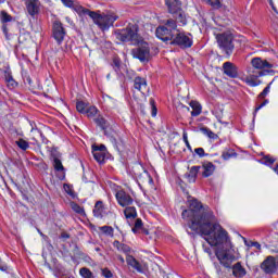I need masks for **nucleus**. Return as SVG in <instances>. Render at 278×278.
<instances>
[{
  "label": "nucleus",
  "mask_w": 278,
  "mask_h": 278,
  "mask_svg": "<svg viewBox=\"0 0 278 278\" xmlns=\"http://www.w3.org/2000/svg\"><path fill=\"white\" fill-rule=\"evenodd\" d=\"M253 68L256 71H266V68H273V64L262 58H254L251 61Z\"/></svg>",
  "instance_id": "15"
},
{
  "label": "nucleus",
  "mask_w": 278,
  "mask_h": 278,
  "mask_svg": "<svg viewBox=\"0 0 278 278\" xmlns=\"http://www.w3.org/2000/svg\"><path fill=\"white\" fill-rule=\"evenodd\" d=\"M278 268V255L275 256H267L266 260L261 264V269L266 275H273L277 273Z\"/></svg>",
  "instance_id": "8"
},
{
  "label": "nucleus",
  "mask_w": 278,
  "mask_h": 278,
  "mask_svg": "<svg viewBox=\"0 0 278 278\" xmlns=\"http://www.w3.org/2000/svg\"><path fill=\"white\" fill-rule=\"evenodd\" d=\"M137 47L131 50L132 58L140 60L141 62H149L151 60V48L149 42L144 41L142 38L135 42Z\"/></svg>",
  "instance_id": "5"
},
{
  "label": "nucleus",
  "mask_w": 278,
  "mask_h": 278,
  "mask_svg": "<svg viewBox=\"0 0 278 278\" xmlns=\"http://www.w3.org/2000/svg\"><path fill=\"white\" fill-rule=\"evenodd\" d=\"M116 200L122 207H127L128 205H131L134 203V198L129 195V193L125 191H117L116 193Z\"/></svg>",
  "instance_id": "14"
},
{
  "label": "nucleus",
  "mask_w": 278,
  "mask_h": 278,
  "mask_svg": "<svg viewBox=\"0 0 278 278\" xmlns=\"http://www.w3.org/2000/svg\"><path fill=\"white\" fill-rule=\"evenodd\" d=\"M142 228H143L142 219L137 218L135 222V227L132 228L134 233H138V231H140V229Z\"/></svg>",
  "instance_id": "42"
},
{
  "label": "nucleus",
  "mask_w": 278,
  "mask_h": 278,
  "mask_svg": "<svg viewBox=\"0 0 278 278\" xmlns=\"http://www.w3.org/2000/svg\"><path fill=\"white\" fill-rule=\"evenodd\" d=\"M163 27H167V29H172V31L175 34V31H177V21L173 18H168L164 21Z\"/></svg>",
  "instance_id": "32"
},
{
  "label": "nucleus",
  "mask_w": 278,
  "mask_h": 278,
  "mask_svg": "<svg viewBox=\"0 0 278 278\" xmlns=\"http://www.w3.org/2000/svg\"><path fill=\"white\" fill-rule=\"evenodd\" d=\"M102 275H103V277H105V278H112V277H114V275L112 274V271H111L109 268L102 269Z\"/></svg>",
  "instance_id": "52"
},
{
  "label": "nucleus",
  "mask_w": 278,
  "mask_h": 278,
  "mask_svg": "<svg viewBox=\"0 0 278 278\" xmlns=\"http://www.w3.org/2000/svg\"><path fill=\"white\" fill-rule=\"evenodd\" d=\"M121 64H122L121 58H118L116 55L113 56L111 66H113L115 73H118V71H121Z\"/></svg>",
  "instance_id": "34"
},
{
  "label": "nucleus",
  "mask_w": 278,
  "mask_h": 278,
  "mask_svg": "<svg viewBox=\"0 0 278 278\" xmlns=\"http://www.w3.org/2000/svg\"><path fill=\"white\" fill-rule=\"evenodd\" d=\"M264 71H252L247 77H245V84L248 86H260L262 84V80H260V77H263Z\"/></svg>",
  "instance_id": "12"
},
{
  "label": "nucleus",
  "mask_w": 278,
  "mask_h": 278,
  "mask_svg": "<svg viewBox=\"0 0 278 278\" xmlns=\"http://www.w3.org/2000/svg\"><path fill=\"white\" fill-rule=\"evenodd\" d=\"M70 205L73 212H75L76 214H79V216H86V211L84 210L83 206H80L76 202H71Z\"/></svg>",
  "instance_id": "31"
},
{
  "label": "nucleus",
  "mask_w": 278,
  "mask_h": 278,
  "mask_svg": "<svg viewBox=\"0 0 278 278\" xmlns=\"http://www.w3.org/2000/svg\"><path fill=\"white\" fill-rule=\"evenodd\" d=\"M94 149H98L101 153H105V146H103V144H101V146L93 144L92 151H94Z\"/></svg>",
  "instance_id": "53"
},
{
  "label": "nucleus",
  "mask_w": 278,
  "mask_h": 278,
  "mask_svg": "<svg viewBox=\"0 0 278 278\" xmlns=\"http://www.w3.org/2000/svg\"><path fill=\"white\" fill-rule=\"evenodd\" d=\"M103 212H105L103 201H97L93 207V216H96V218H102Z\"/></svg>",
  "instance_id": "21"
},
{
  "label": "nucleus",
  "mask_w": 278,
  "mask_h": 278,
  "mask_svg": "<svg viewBox=\"0 0 278 278\" xmlns=\"http://www.w3.org/2000/svg\"><path fill=\"white\" fill-rule=\"evenodd\" d=\"M66 8H73L75 12H77V8H81V5H75L77 0H61Z\"/></svg>",
  "instance_id": "38"
},
{
  "label": "nucleus",
  "mask_w": 278,
  "mask_h": 278,
  "mask_svg": "<svg viewBox=\"0 0 278 278\" xmlns=\"http://www.w3.org/2000/svg\"><path fill=\"white\" fill-rule=\"evenodd\" d=\"M150 105H151V109H152V116L155 117L157 116V106H155V100L153 98L150 99Z\"/></svg>",
  "instance_id": "44"
},
{
  "label": "nucleus",
  "mask_w": 278,
  "mask_h": 278,
  "mask_svg": "<svg viewBox=\"0 0 278 278\" xmlns=\"http://www.w3.org/2000/svg\"><path fill=\"white\" fill-rule=\"evenodd\" d=\"M4 79L7 81L8 88H16L17 84L16 80H14V77H12L11 71H4Z\"/></svg>",
  "instance_id": "25"
},
{
  "label": "nucleus",
  "mask_w": 278,
  "mask_h": 278,
  "mask_svg": "<svg viewBox=\"0 0 278 278\" xmlns=\"http://www.w3.org/2000/svg\"><path fill=\"white\" fill-rule=\"evenodd\" d=\"M64 190L70 194V197H73V199H75V191L71 189V186L64 185Z\"/></svg>",
  "instance_id": "51"
},
{
  "label": "nucleus",
  "mask_w": 278,
  "mask_h": 278,
  "mask_svg": "<svg viewBox=\"0 0 278 278\" xmlns=\"http://www.w3.org/2000/svg\"><path fill=\"white\" fill-rule=\"evenodd\" d=\"M224 74L231 79H236L238 77V67L231 62H225L223 64Z\"/></svg>",
  "instance_id": "16"
},
{
  "label": "nucleus",
  "mask_w": 278,
  "mask_h": 278,
  "mask_svg": "<svg viewBox=\"0 0 278 278\" xmlns=\"http://www.w3.org/2000/svg\"><path fill=\"white\" fill-rule=\"evenodd\" d=\"M139 29L138 24L129 23L126 28L116 29L114 36L119 42H132V45H136L142 39L138 34Z\"/></svg>",
  "instance_id": "3"
},
{
  "label": "nucleus",
  "mask_w": 278,
  "mask_h": 278,
  "mask_svg": "<svg viewBox=\"0 0 278 278\" xmlns=\"http://www.w3.org/2000/svg\"><path fill=\"white\" fill-rule=\"evenodd\" d=\"M73 253H74V255H75L76 257H84V252H81V251L79 250V247H77V245L74 247Z\"/></svg>",
  "instance_id": "50"
},
{
  "label": "nucleus",
  "mask_w": 278,
  "mask_h": 278,
  "mask_svg": "<svg viewBox=\"0 0 278 278\" xmlns=\"http://www.w3.org/2000/svg\"><path fill=\"white\" fill-rule=\"evenodd\" d=\"M261 162L263 164H265V166H273V164H275L276 160H275V157H273L270 155H265L261 159Z\"/></svg>",
  "instance_id": "35"
},
{
  "label": "nucleus",
  "mask_w": 278,
  "mask_h": 278,
  "mask_svg": "<svg viewBox=\"0 0 278 278\" xmlns=\"http://www.w3.org/2000/svg\"><path fill=\"white\" fill-rule=\"evenodd\" d=\"M169 43L176 45V47H179L180 49H190V47H192V38L185 33H179V30H177Z\"/></svg>",
  "instance_id": "6"
},
{
  "label": "nucleus",
  "mask_w": 278,
  "mask_h": 278,
  "mask_svg": "<svg viewBox=\"0 0 278 278\" xmlns=\"http://www.w3.org/2000/svg\"><path fill=\"white\" fill-rule=\"evenodd\" d=\"M61 238H62L63 240H68V238H71V235H68V232H66V231H63V232L61 233Z\"/></svg>",
  "instance_id": "56"
},
{
  "label": "nucleus",
  "mask_w": 278,
  "mask_h": 278,
  "mask_svg": "<svg viewBox=\"0 0 278 278\" xmlns=\"http://www.w3.org/2000/svg\"><path fill=\"white\" fill-rule=\"evenodd\" d=\"M215 255H216L217 260L219 261V263L223 266H225V268H229V266H231V262L233 260V255L229 254L225 250H217L215 252Z\"/></svg>",
  "instance_id": "11"
},
{
  "label": "nucleus",
  "mask_w": 278,
  "mask_h": 278,
  "mask_svg": "<svg viewBox=\"0 0 278 278\" xmlns=\"http://www.w3.org/2000/svg\"><path fill=\"white\" fill-rule=\"evenodd\" d=\"M15 144L21 149V151H27L29 149V142H27L25 139L20 138L15 141Z\"/></svg>",
  "instance_id": "33"
},
{
  "label": "nucleus",
  "mask_w": 278,
  "mask_h": 278,
  "mask_svg": "<svg viewBox=\"0 0 278 278\" xmlns=\"http://www.w3.org/2000/svg\"><path fill=\"white\" fill-rule=\"evenodd\" d=\"M96 125H98V127H101V129L105 132V129H108V127H110V122H108L102 115H99L98 117H96L94 119Z\"/></svg>",
  "instance_id": "24"
},
{
  "label": "nucleus",
  "mask_w": 278,
  "mask_h": 278,
  "mask_svg": "<svg viewBox=\"0 0 278 278\" xmlns=\"http://www.w3.org/2000/svg\"><path fill=\"white\" fill-rule=\"evenodd\" d=\"M199 170H201V166H192L189 168V172L185 174V179L189 184H194L197 181V177L199 175Z\"/></svg>",
  "instance_id": "17"
},
{
  "label": "nucleus",
  "mask_w": 278,
  "mask_h": 278,
  "mask_svg": "<svg viewBox=\"0 0 278 278\" xmlns=\"http://www.w3.org/2000/svg\"><path fill=\"white\" fill-rule=\"evenodd\" d=\"M266 103H268V100H264L261 104H258L255 108V112H260V110H262V108H264V105H266Z\"/></svg>",
  "instance_id": "55"
},
{
  "label": "nucleus",
  "mask_w": 278,
  "mask_h": 278,
  "mask_svg": "<svg viewBox=\"0 0 278 278\" xmlns=\"http://www.w3.org/2000/svg\"><path fill=\"white\" fill-rule=\"evenodd\" d=\"M117 260L122 263L125 264V258L122 255H117Z\"/></svg>",
  "instance_id": "58"
},
{
  "label": "nucleus",
  "mask_w": 278,
  "mask_h": 278,
  "mask_svg": "<svg viewBox=\"0 0 278 278\" xmlns=\"http://www.w3.org/2000/svg\"><path fill=\"white\" fill-rule=\"evenodd\" d=\"M0 3H5V0H0Z\"/></svg>",
  "instance_id": "62"
},
{
  "label": "nucleus",
  "mask_w": 278,
  "mask_h": 278,
  "mask_svg": "<svg viewBox=\"0 0 278 278\" xmlns=\"http://www.w3.org/2000/svg\"><path fill=\"white\" fill-rule=\"evenodd\" d=\"M126 262L128 266H131V268H135L137 273H142V265L140 264V262H138V260H136V257H134L132 255H127Z\"/></svg>",
  "instance_id": "20"
},
{
  "label": "nucleus",
  "mask_w": 278,
  "mask_h": 278,
  "mask_svg": "<svg viewBox=\"0 0 278 278\" xmlns=\"http://www.w3.org/2000/svg\"><path fill=\"white\" fill-rule=\"evenodd\" d=\"M40 0H25L26 11L34 18L40 14Z\"/></svg>",
  "instance_id": "10"
},
{
  "label": "nucleus",
  "mask_w": 278,
  "mask_h": 278,
  "mask_svg": "<svg viewBox=\"0 0 278 278\" xmlns=\"http://www.w3.org/2000/svg\"><path fill=\"white\" fill-rule=\"evenodd\" d=\"M270 85H273V83H269V88H270Z\"/></svg>",
  "instance_id": "63"
},
{
  "label": "nucleus",
  "mask_w": 278,
  "mask_h": 278,
  "mask_svg": "<svg viewBox=\"0 0 278 278\" xmlns=\"http://www.w3.org/2000/svg\"><path fill=\"white\" fill-rule=\"evenodd\" d=\"M155 34L163 42H173V38H175V33L166 26H159Z\"/></svg>",
  "instance_id": "9"
},
{
  "label": "nucleus",
  "mask_w": 278,
  "mask_h": 278,
  "mask_svg": "<svg viewBox=\"0 0 278 278\" xmlns=\"http://www.w3.org/2000/svg\"><path fill=\"white\" fill-rule=\"evenodd\" d=\"M141 231H142V233H144L146 236H149V230H148V229L141 228Z\"/></svg>",
  "instance_id": "59"
},
{
  "label": "nucleus",
  "mask_w": 278,
  "mask_h": 278,
  "mask_svg": "<svg viewBox=\"0 0 278 278\" xmlns=\"http://www.w3.org/2000/svg\"><path fill=\"white\" fill-rule=\"evenodd\" d=\"M194 153H197V155H199V157H205V155H207V154L205 153V150H204L203 148H197V149L194 150Z\"/></svg>",
  "instance_id": "49"
},
{
  "label": "nucleus",
  "mask_w": 278,
  "mask_h": 278,
  "mask_svg": "<svg viewBox=\"0 0 278 278\" xmlns=\"http://www.w3.org/2000/svg\"><path fill=\"white\" fill-rule=\"evenodd\" d=\"M113 247H114L115 249H117V251H119V252H122V253H126V255H127L128 253H131V248H130L129 245L125 244V243H121V241H118V240H115V241L113 242Z\"/></svg>",
  "instance_id": "23"
},
{
  "label": "nucleus",
  "mask_w": 278,
  "mask_h": 278,
  "mask_svg": "<svg viewBox=\"0 0 278 278\" xmlns=\"http://www.w3.org/2000/svg\"><path fill=\"white\" fill-rule=\"evenodd\" d=\"M76 110L77 112H79L80 114H85L86 112V103L84 101H78L76 103Z\"/></svg>",
  "instance_id": "43"
},
{
  "label": "nucleus",
  "mask_w": 278,
  "mask_h": 278,
  "mask_svg": "<svg viewBox=\"0 0 278 278\" xmlns=\"http://www.w3.org/2000/svg\"><path fill=\"white\" fill-rule=\"evenodd\" d=\"M270 92V85L264 88V90L258 94V99H266V96Z\"/></svg>",
  "instance_id": "45"
},
{
  "label": "nucleus",
  "mask_w": 278,
  "mask_h": 278,
  "mask_svg": "<svg viewBox=\"0 0 278 278\" xmlns=\"http://www.w3.org/2000/svg\"><path fill=\"white\" fill-rule=\"evenodd\" d=\"M216 41L219 49L225 52V55L230 58L233 53V49H236V45L233 43V34L229 31L217 34Z\"/></svg>",
  "instance_id": "4"
},
{
  "label": "nucleus",
  "mask_w": 278,
  "mask_h": 278,
  "mask_svg": "<svg viewBox=\"0 0 278 278\" xmlns=\"http://www.w3.org/2000/svg\"><path fill=\"white\" fill-rule=\"evenodd\" d=\"M124 214H125L126 218H129L130 220H134V218L138 217V212L136 211V208L134 206H127L124 210Z\"/></svg>",
  "instance_id": "27"
},
{
  "label": "nucleus",
  "mask_w": 278,
  "mask_h": 278,
  "mask_svg": "<svg viewBox=\"0 0 278 278\" xmlns=\"http://www.w3.org/2000/svg\"><path fill=\"white\" fill-rule=\"evenodd\" d=\"M77 14H86L91 17L93 23L100 27V29H110L114 25V23L118 20L116 14H101L94 11H90L84 7L76 8Z\"/></svg>",
  "instance_id": "2"
},
{
  "label": "nucleus",
  "mask_w": 278,
  "mask_h": 278,
  "mask_svg": "<svg viewBox=\"0 0 278 278\" xmlns=\"http://www.w3.org/2000/svg\"><path fill=\"white\" fill-rule=\"evenodd\" d=\"M202 169H203L202 177L207 178L214 175V170H216V166L214 165V163L206 161L202 164Z\"/></svg>",
  "instance_id": "18"
},
{
  "label": "nucleus",
  "mask_w": 278,
  "mask_h": 278,
  "mask_svg": "<svg viewBox=\"0 0 278 278\" xmlns=\"http://www.w3.org/2000/svg\"><path fill=\"white\" fill-rule=\"evenodd\" d=\"M92 155L96 161H98L99 164H103L105 162V152L99 151V149L92 150Z\"/></svg>",
  "instance_id": "28"
},
{
  "label": "nucleus",
  "mask_w": 278,
  "mask_h": 278,
  "mask_svg": "<svg viewBox=\"0 0 278 278\" xmlns=\"http://www.w3.org/2000/svg\"><path fill=\"white\" fill-rule=\"evenodd\" d=\"M53 166H54V169L60 172V170H64V165H62V161H60V159L58 157H53Z\"/></svg>",
  "instance_id": "40"
},
{
  "label": "nucleus",
  "mask_w": 278,
  "mask_h": 278,
  "mask_svg": "<svg viewBox=\"0 0 278 278\" xmlns=\"http://www.w3.org/2000/svg\"><path fill=\"white\" fill-rule=\"evenodd\" d=\"M134 88L141 92V94H149V85L144 77L136 76L134 79Z\"/></svg>",
  "instance_id": "13"
},
{
  "label": "nucleus",
  "mask_w": 278,
  "mask_h": 278,
  "mask_svg": "<svg viewBox=\"0 0 278 278\" xmlns=\"http://www.w3.org/2000/svg\"><path fill=\"white\" fill-rule=\"evenodd\" d=\"M200 131H202V134H204V136H207V138H210L211 140H218V135H216L207 127H201Z\"/></svg>",
  "instance_id": "30"
},
{
  "label": "nucleus",
  "mask_w": 278,
  "mask_h": 278,
  "mask_svg": "<svg viewBox=\"0 0 278 278\" xmlns=\"http://www.w3.org/2000/svg\"><path fill=\"white\" fill-rule=\"evenodd\" d=\"M166 5L169 14H174L175 12H179V10H181V0H166Z\"/></svg>",
  "instance_id": "19"
},
{
  "label": "nucleus",
  "mask_w": 278,
  "mask_h": 278,
  "mask_svg": "<svg viewBox=\"0 0 278 278\" xmlns=\"http://www.w3.org/2000/svg\"><path fill=\"white\" fill-rule=\"evenodd\" d=\"M181 216L184 220H188V227L192 231L205 236L204 240L211 247H218V244H225L227 242L229 238L227 230L220 224L216 223L214 211L210 206H203L199 200H190L189 210L182 211Z\"/></svg>",
  "instance_id": "1"
},
{
  "label": "nucleus",
  "mask_w": 278,
  "mask_h": 278,
  "mask_svg": "<svg viewBox=\"0 0 278 278\" xmlns=\"http://www.w3.org/2000/svg\"><path fill=\"white\" fill-rule=\"evenodd\" d=\"M190 108H192L191 116H199L201 115V104L197 101L190 102Z\"/></svg>",
  "instance_id": "29"
},
{
  "label": "nucleus",
  "mask_w": 278,
  "mask_h": 278,
  "mask_svg": "<svg viewBox=\"0 0 278 278\" xmlns=\"http://www.w3.org/2000/svg\"><path fill=\"white\" fill-rule=\"evenodd\" d=\"M27 81L31 86V78H27Z\"/></svg>",
  "instance_id": "60"
},
{
  "label": "nucleus",
  "mask_w": 278,
  "mask_h": 278,
  "mask_svg": "<svg viewBox=\"0 0 278 278\" xmlns=\"http://www.w3.org/2000/svg\"><path fill=\"white\" fill-rule=\"evenodd\" d=\"M173 17L175 18V21H177V23H181V25H186L187 20H186V14L184 13V11L181 9H179L177 12L172 13Z\"/></svg>",
  "instance_id": "26"
},
{
  "label": "nucleus",
  "mask_w": 278,
  "mask_h": 278,
  "mask_svg": "<svg viewBox=\"0 0 278 278\" xmlns=\"http://www.w3.org/2000/svg\"><path fill=\"white\" fill-rule=\"evenodd\" d=\"M0 270H5V267H1V266H0Z\"/></svg>",
  "instance_id": "61"
},
{
  "label": "nucleus",
  "mask_w": 278,
  "mask_h": 278,
  "mask_svg": "<svg viewBox=\"0 0 278 278\" xmlns=\"http://www.w3.org/2000/svg\"><path fill=\"white\" fill-rule=\"evenodd\" d=\"M206 3L215 9L220 8V0H206Z\"/></svg>",
  "instance_id": "46"
},
{
  "label": "nucleus",
  "mask_w": 278,
  "mask_h": 278,
  "mask_svg": "<svg viewBox=\"0 0 278 278\" xmlns=\"http://www.w3.org/2000/svg\"><path fill=\"white\" fill-rule=\"evenodd\" d=\"M52 37L54 38L58 45H62V42H64V38L66 37V28H64V24H62V22H53Z\"/></svg>",
  "instance_id": "7"
},
{
  "label": "nucleus",
  "mask_w": 278,
  "mask_h": 278,
  "mask_svg": "<svg viewBox=\"0 0 278 278\" xmlns=\"http://www.w3.org/2000/svg\"><path fill=\"white\" fill-rule=\"evenodd\" d=\"M232 275L235 277L242 278V277H244V275H247V269H244V267H242V264L236 263L232 266Z\"/></svg>",
  "instance_id": "22"
},
{
  "label": "nucleus",
  "mask_w": 278,
  "mask_h": 278,
  "mask_svg": "<svg viewBox=\"0 0 278 278\" xmlns=\"http://www.w3.org/2000/svg\"><path fill=\"white\" fill-rule=\"evenodd\" d=\"M2 31H3L7 40H10V36L8 35V25L7 24L2 25Z\"/></svg>",
  "instance_id": "54"
},
{
  "label": "nucleus",
  "mask_w": 278,
  "mask_h": 278,
  "mask_svg": "<svg viewBox=\"0 0 278 278\" xmlns=\"http://www.w3.org/2000/svg\"><path fill=\"white\" fill-rule=\"evenodd\" d=\"M79 273L84 278H94V276H92V271L86 267L80 268Z\"/></svg>",
  "instance_id": "41"
},
{
  "label": "nucleus",
  "mask_w": 278,
  "mask_h": 278,
  "mask_svg": "<svg viewBox=\"0 0 278 278\" xmlns=\"http://www.w3.org/2000/svg\"><path fill=\"white\" fill-rule=\"evenodd\" d=\"M97 112H99V110L96 106H89L85 111V114L88 116V118H94L97 116Z\"/></svg>",
  "instance_id": "37"
},
{
  "label": "nucleus",
  "mask_w": 278,
  "mask_h": 278,
  "mask_svg": "<svg viewBox=\"0 0 278 278\" xmlns=\"http://www.w3.org/2000/svg\"><path fill=\"white\" fill-rule=\"evenodd\" d=\"M100 231H102V233H105V236L114 238V228H112V226H102L100 227Z\"/></svg>",
  "instance_id": "36"
},
{
  "label": "nucleus",
  "mask_w": 278,
  "mask_h": 278,
  "mask_svg": "<svg viewBox=\"0 0 278 278\" xmlns=\"http://www.w3.org/2000/svg\"><path fill=\"white\" fill-rule=\"evenodd\" d=\"M252 247H255L256 249H262L260 242H252Z\"/></svg>",
  "instance_id": "57"
},
{
  "label": "nucleus",
  "mask_w": 278,
  "mask_h": 278,
  "mask_svg": "<svg viewBox=\"0 0 278 278\" xmlns=\"http://www.w3.org/2000/svg\"><path fill=\"white\" fill-rule=\"evenodd\" d=\"M236 156V152L231 151V152H223L222 157L223 160H230V157H235Z\"/></svg>",
  "instance_id": "48"
},
{
  "label": "nucleus",
  "mask_w": 278,
  "mask_h": 278,
  "mask_svg": "<svg viewBox=\"0 0 278 278\" xmlns=\"http://www.w3.org/2000/svg\"><path fill=\"white\" fill-rule=\"evenodd\" d=\"M182 140L186 143V147L192 151V147L190 146V141H188V132L184 131L182 134Z\"/></svg>",
  "instance_id": "47"
},
{
  "label": "nucleus",
  "mask_w": 278,
  "mask_h": 278,
  "mask_svg": "<svg viewBox=\"0 0 278 278\" xmlns=\"http://www.w3.org/2000/svg\"><path fill=\"white\" fill-rule=\"evenodd\" d=\"M1 23H10L12 21V15L8 14L5 11H1L0 13Z\"/></svg>",
  "instance_id": "39"
}]
</instances>
